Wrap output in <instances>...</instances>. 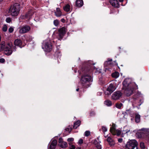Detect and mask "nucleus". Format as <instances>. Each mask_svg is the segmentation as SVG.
<instances>
[{
    "label": "nucleus",
    "mask_w": 149,
    "mask_h": 149,
    "mask_svg": "<svg viewBox=\"0 0 149 149\" xmlns=\"http://www.w3.org/2000/svg\"><path fill=\"white\" fill-rule=\"evenodd\" d=\"M57 143L56 140H53L49 146V148L50 149H54L55 148Z\"/></svg>",
    "instance_id": "ddd939ff"
},
{
    "label": "nucleus",
    "mask_w": 149,
    "mask_h": 149,
    "mask_svg": "<svg viewBox=\"0 0 149 149\" xmlns=\"http://www.w3.org/2000/svg\"><path fill=\"white\" fill-rule=\"evenodd\" d=\"M123 106V104L121 103H117L116 104V107L118 109H120Z\"/></svg>",
    "instance_id": "bb28decb"
},
{
    "label": "nucleus",
    "mask_w": 149,
    "mask_h": 149,
    "mask_svg": "<svg viewBox=\"0 0 149 149\" xmlns=\"http://www.w3.org/2000/svg\"><path fill=\"white\" fill-rule=\"evenodd\" d=\"M76 149H81V148H80L79 147H78V148H77Z\"/></svg>",
    "instance_id": "6e6d98bb"
},
{
    "label": "nucleus",
    "mask_w": 149,
    "mask_h": 149,
    "mask_svg": "<svg viewBox=\"0 0 149 149\" xmlns=\"http://www.w3.org/2000/svg\"><path fill=\"white\" fill-rule=\"evenodd\" d=\"M3 0H0V2L2 1Z\"/></svg>",
    "instance_id": "13d9d810"
},
{
    "label": "nucleus",
    "mask_w": 149,
    "mask_h": 149,
    "mask_svg": "<svg viewBox=\"0 0 149 149\" xmlns=\"http://www.w3.org/2000/svg\"><path fill=\"white\" fill-rule=\"evenodd\" d=\"M102 129L103 132H106L107 130V128L104 126H102Z\"/></svg>",
    "instance_id": "f704fd0d"
},
{
    "label": "nucleus",
    "mask_w": 149,
    "mask_h": 149,
    "mask_svg": "<svg viewBox=\"0 0 149 149\" xmlns=\"http://www.w3.org/2000/svg\"><path fill=\"white\" fill-rule=\"evenodd\" d=\"M73 140H74V139L72 138H68L67 140L68 141V142H72Z\"/></svg>",
    "instance_id": "a19ab883"
},
{
    "label": "nucleus",
    "mask_w": 149,
    "mask_h": 149,
    "mask_svg": "<svg viewBox=\"0 0 149 149\" xmlns=\"http://www.w3.org/2000/svg\"><path fill=\"white\" fill-rule=\"evenodd\" d=\"M118 1L120 2H123V0H118Z\"/></svg>",
    "instance_id": "864d4df0"
},
{
    "label": "nucleus",
    "mask_w": 149,
    "mask_h": 149,
    "mask_svg": "<svg viewBox=\"0 0 149 149\" xmlns=\"http://www.w3.org/2000/svg\"><path fill=\"white\" fill-rule=\"evenodd\" d=\"M66 29L64 27H63L58 30V36L59 39H61L64 36L66 32Z\"/></svg>",
    "instance_id": "1a4fd4ad"
},
{
    "label": "nucleus",
    "mask_w": 149,
    "mask_h": 149,
    "mask_svg": "<svg viewBox=\"0 0 149 149\" xmlns=\"http://www.w3.org/2000/svg\"><path fill=\"white\" fill-rule=\"evenodd\" d=\"M64 10L66 12H68L70 11L71 8L70 5L69 4L66 5L63 8Z\"/></svg>",
    "instance_id": "dca6fc26"
},
{
    "label": "nucleus",
    "mask_w": 149,
    "mask_h": 149,
    "mask_svg": "<svg viewBox=\"0 0 149 149\" xmlns=\"http://www.w3.org/2000/svg\"><path fill=\"white\" fill-rule=\"evenodd\" d=\"M138 143L135 140H131L127 141L125 148L128 149H134L138 145Z\"/></svg>",
    "instance_id": "39448f33"
},
{
    "label": "nucleus",
    "mask_w": 149,
    "mask_h": 149,
    "mask_svg": "<svg viewBox=\"0 0 149 149\" xmlns=\"http://www.w3.org/2000/svg\"><path fill=\"white\" fill-rule=\"evenodd\" d=\"M141 136H142V135H140V137H141Z\"/></svg>",
    "instance_id": "680f3d73"
},
{
    "label": "nucleus",
    "mask_w": 149,
    "mask_h": 149,
    "mask_svg": "<svg viewBox=\"0 0 149 149\" xmlns=\"http://www.w3.org/2000/svg\"><path fill=\"white\" fill-rule=\"evenodd\" d=\"M83 1L82 0H77L76 1V4L77 6L80 7L83 5Z\"/></svg>",
    "instance_id": "2eb2a0df"
},
{
    "label": "nucleus",
    "mask_w": 149,
    "mask_h": 149,
    "mask_svg": "<svg viewBox=\"0 0 149 149\" xmlns=\"http://www.w3.org/2000/svg\"><path fill=\"white\" fill-rule=\"evenodd\" d=\"M140 148H141L142 149H147L146 148L144 143L143 142L140 143Z\"/></svg>",
    "instance_id": "c85d7f7f"
},
{
    "label": "nucleus",
    "mask_w": 149,
    "mask_h": 149,
    "mask_svg": "<svg viewBox=\"0 0 149 149\" xmlns=\"http://www.w3.org/2000/svg\"><path fill=\"white\" fill-rule=\"evenodd\" d=\"M30 29V27L29 26H25L21 28L19 30V32L21 34L26 33L29 31Z\"/></svg>",
    "instance_id": "9d476101"
},
{
    "label": "nucleus",
    "mask_w": 149,
    "mask_h": 149,
    "mask_svg": "<svg viewBox=\"0 0 149 149\" xmlns=\"http://www.w3.org/2000/svg\"><path fill=\"white\" fill-rule=\"evenodd\" d=\"M65 130L66 131L69 132H70L71 131V129L69 128H66Z\"/></svg>",
    "instance_id": "79ce46f5"
},
{
    "label": "nucleus",
    "mask_w": 149,
    "mask_h": 149,
    "mask_svg": "<svg viewBox=\"0 0 149 149\" xmlns=\"http://www.w3.org/2000/svg\"><path fill=\"white\" fill-rule=\"evenodd\" d=\"M136 147V149H138V148H137V147Z\"/></svg>",
    "instance_id": "052dcab7"
},
{
    "label": "nucleus",
    "mask_w": 149,
    "mask_h": 149,
    "mask_svg": "<svg viewBox=\"0 0 149 149\" xmlns=\"http://www.w3.org/2000/svg\"><path fill=\"white\" fill-rule=\"evenodd\" d=\"M72 142H70L69 143V145L70 146H71L72 145H72Z\"/></svg>",
    "instance_id": "8fccbe9b"
},
{
    "label": "nucleus",
    "mask_w": 149,
    "mask_h": 149,
    "mask_svg": "<svg viewBox=\"0 0 149 149\" xmlns=\"http://www.w3.org/2000/svg\"><path fill=\"white\" fill-rule=\"evenodd\" d=\"M116 130L115 125L114 124H113L110 129V131L113 134L115 135L116 134V133H115Z\"/></svg>",
    "instance_id": "a211bd4d"
},
{
    "label": "nucleus",
    "mask_w": 149,
    "mask_h": 149,
    "mask_svg": "<svg viewBox=\"0 0 149 149\" xmlns=\"http://www.w3.org/2000/svg\"><path fill=\"white\" fill-rule=\"evenodd\" d=\"M79 88H77L76 89V91H79Z\"/></svg>",
    "instance_id": "5fc2aeb1"
},
{
    "label": "nucleus",
    "mask_w": 149,
    "mask_h": 149,
    "mask_svg": "<svg viewBox=\"0 0 149 149\" xmlns=\"http://www.w3.org/2000/svg\"><path fill=\"white\" fill-rule=\"evenodd\" d=\"M19 4L18 3H15L10 8L9 13L13 16H17L19 14L20 10Z\"/></svg>",
    "instance_id": "20e7f679"
},
{
    "label": "nucleus",
    "mask_w": 149,
    "mask_h": 149,
    "mask_svg": "<svg viewBox=\"0 0 149 149\" xmlns=\"http://www.w3.org/2000/svg\"><path fill=\"white\" fill-rule=\"evenodd\" d=\"M90 132L89 131H86L84 133L85 136H88L90 134Z\"/></svg>",
    "instance_id": "c756f323"
},
{
    "label": "nucleus",
    "mask_w": 149,
    "mask_h": 149,
    "mask_svg": "<svg viewBox=\"0 0 149 149\" xmlns=\"http://www.w3.org/2000/svg\"><path fill=\"white\" fill-rule=\"evenodd\" d=\"M126 127H127V126H125L124 127V129L123 131L124 132H125L126 133H127L130 131V129H127V130H125V129H126Z\"/></svg>",
    "instance_id": "473e14b6"
},
{
    "label": "nucleus",
    "mask_w": 149,
    "mask_h": 149,
    "mask_svg": "<svg viewBox=\"0 0 149 149\" xmlns=\"http://www.w3.org/2000/svg\"><path fill=\"white\" fill-rule=\"evenodd\" d=\"M93 81L91 77L89 75L84 74L81 77V84L84 87L87 88L90 85V83Z\"/></svg>",
    "instance_id": "7ed1b4c3"
},
{
    "label": "nucleus",
    "mask_w": 149,
    "mask_h": 149,
    "mask_svg": "<svg viewBox=\"0 0 149 149\" xmlns=\"http://www.w3.org/2000/svg\"><path fill=\"white\" fill-rule=\"evenodd\" d=\"M111 75L113 77L115 78H117L119 77V74L118 72H115L112 73Z\"/></svg>",
    "instance_id": "b1692460"
},
{
    "label": "nucleus",
    "mask_w": 149,
    "mask_h": 149,
    "mask_svg": "<svg viewBox=\"0 0 149 149\" xmlns=\"http://www.w3.org/2000/svg\"><path fill=\"white\" fill-rule=\"evenodd\" d=\"M118 141L119 142H121L122 141V139H118Z\"/></svg>",
    "instance_id": "603ef678"
},
{
    "label": "nucleus",
    "mask_w": 149,
    "mask_h": 149,
    "mask_svg": "<svg viewBox=\"0 0 149 149\" xmlns=\"http://www.w3.org/2000/svg\"><path fill=\"white\" fill-rule=\"evenodd\" d=\"M107 135L106 136H104V137H105V138H106L107 137Z\"/></svg>",
    "instance_id": "bf43d9fd"
},
{
    "label": "nucleus",
    "mask_w": 149,
    "mask_h": 149,
    "mask_svg": "<svg viewBox=\"0 0 149 149\" xmlns=\"http://www.w3.org/2000/svg\"><path fill=\"white\" fill-rule=\"evenodd\" d=\"M109 1L111 4L114 7H119V3L117 0H109Z\"/></svg>",
    "instance_id": "9b49d317"
},
{
    "label": "nucleus",
    "mask_w": 149,
    "mask_h": 149,
    "mask_svg": "<svg viewBox=\"0 0 149 149\" xmlns=\"http://www.w3.org/2000/svg\"><path fill=\"white\" fill-rule=\"evenodd\" d=\"M96 147L98 149H101V145L100 144H98L96 146Z\"/></svg>",
    "instance_id": "49530a36"
},
{
    "label": "nucleus",
    "mask_w": 149,
    "mask_h": 149,
    "mask_svg": "<svg viewBox=\"0 0 149 149\" xmlns=\"http://www.w3.org/2000/svg\"><path fill=\"white\" fill-rule=\"evenodd\" d=\"M59 146L62 148H65L67 146V144L66 142H63L62 143L60 144Z\"/></svg>",
    "instance_id": "393cba45"
},
{
    "label": "nucleus",
    "mask_w": 149,
    "mask_h": 149,
    "mask_svg": "<svg viewBox=\"0 0 149 149\" xmlns=\"http://www.w3.org/2000/svg\"><path fill=\"white\" fill-rule=\"evenodd\" d=\"M130 79H126L123 82V89L125 94L128 96L131 95L134 89L137 88V86L134 83H130Z\"/></svg>",
    "instance_id": "f257e3e1"
},
{
    "label": "nucleus",
    "mask_w": 149,
    "mask_h": 149,
    "mask_svg": "<svg viewBox=\"0 0 149 149\" xmlns=\"http://www.w3.org/2000/svg\"><path fill=\"white\" fill-rule=\"evenodd\" d=\"M81 122L80 120H78L74 124L73 128L74 129H76L79 126Z\"/></svg>",
    "instance_id": "412c9836"
},
{
    "label": "nucleus",
    "mask_w": 149,
    "mask_h": 149,
    "mask_svg": "<svg viewBox=\"0 0 149 149\" xmlns=\"http://www.w3.org/2000/svg\"><path fill=\"white\" fill-rule=\"evenodd\" d=\"M13 31H14L12 27H10L8 29L9 32L10 33H12Z\"/></svg>",
    "instance_id": "ea45409f"
},
{
    "label": "nucleus",
    "mask_w": 149,
    "mask_h": 149,
    "mask_svg": "<svg viewBox=\"0 0 149 149\" xmlns=\"http://www.w3.org/2000/svg\"><path fill=\"white\" fill-rule=\"evenodd\" d=\"M94 70H95V72L96 73H99L101 72V70L100 69H95V68Z\"/></svg>",
    "instance_id": "72a5a7b5"
},
{
    "label": "nucleus",
    "mask_w": 149,
    "mask_h": 149,
    "mask_svg": "<svg viewBox=\"0 0 149 149\" xmlns=\"http://www.w3.org/2000/svg\"><path fill=\"white\" fill-rule=\"evenodd\" d=\"M122 93L119 91H116L112 94L111 98L113 100H116L119 99L121 96Z\"/></svg>",
    "instance_id": "6e6552de"
},
{
    "label": "nucleus",
    "mask_w": 149,
    "mask_h": 149,
    "mask_svg": "<svg viewBox=\"0 0 149 149\" xmlns=\"http://www.w3.org/2000/svg\"><path fill=\"white\" fill-rule=\"evenodd\" d=\"M59 22L58 20H55L54 21V24L55 26H57L58 25Z\"/></svg>",
    "instance_id": "7c9ffc66"
},
{
    "label": "nucleus",
    "mask_w": 149,
    "mask_h": 149,
    "mask_svg": "<svg viewBox=\"0 0 149 149\" xmlns=\"http://www.w3.org/2000/svg\"><path fill=\"white\" fill-rule=\"evenodd\" d=\"M111 61H112V59H110L109 60H108V61H107L104 64H106L107 63H108L109 64H110V62H111Z\"/></svg>",
    "instance_id": "37998d69"
},
{
    "label": "nucleus",
    "mask_w": 149,
    "mask_h": 149,
    "mask_svg": "<svg viewBox=\"0 0 149 149\" xmlns=\"http://www.w3.org/2000/svg\"><path fill=\"white\" fill-rule=\"evenodd\" d=\"M107 140L109 143V144L111 146L114 145L115 143L113 139L110 137H108Z\"/></svg>",
    "instance_id": "aec40b11"
},
{
    "label": "nucleus",
    "mask_w": 149,
    "mask_h": 149,
    "mask_svg": "<svg viewBox=\"0 0 149 149\" xmlns=\"http://www.w3.org/2000/svg\"><path fill=\"white\" fill-rule=\"evenodd\" d=\"M64 141H63V139L62 138H60L59 139V145L60 146V144L62 143V142H63Z\"/></svg>",
    "instance_id": "c9c22d12"
},
{
    "label": "nucleus",
    "mask_w": 149,
    "mask_h": 149,
    "mask_svg": "<svg viewBox=\"0 0 149 149\" xmlns=\"http://www.w3.org/2000/svg\"><path fill=\"white\" fill-rule=\"evenodd\" d=\"M88 64L89 65H94V63H93V61H88Z\"/></svg>",
    "instance_id": "58836bf2"
},
{
    "label": "nucleus",
    "mask_w": 149,
    "mask_h": 149,
    "mask_svg": "<svg viewBox=\"0 0 149 149\" xmlns=\"http://www.w3.org/2000/svg\"><path fill=\"white\" fill-rule=\"evenodd\" d=\"M105 104L108 106H110L112 105V103L111 101L107 100L105 101L104 102Z\"/></svg>",
    "instance_id": "a878e982"
},
{
    "label": "nucleus",
    "mask_w": 149,
    "mask_h": 149,
    "mask_svg": "<svg viewBox=\"0 0 149 149\" xmlns=\"http://www.w3.org/2000/svg\"><path fill=\"white\" fill-rule=\"evenodd\" d=\"M4 51L5 54L8 55H10L12 52L15 51V49L13 48L12 43L9 42L6 45L4 41L1 42L0 44V52Z\"/></svg>",
    "instance_id": "f03ea898"
},
{
    "label": "nucleus",
    "mask_w": 149,
    "mask_h": 149,
    "mask_svg": "<svg viewBox=\"0 0 149 149\" xmlns=\"http://www.w3.org/2000/svg\"><path fill=\"white\" fill-rule=\"evenodd\" d=\"M2 30L3 31L6 32L7 30V25H4L2 27Z\"/></svg>",
    "instance_id": "cd10ccee"
},
{
    "label": "nucleus",
    "mask_w": 149,
    "mask_h": 149,
    "mask_svg": "<svg viewBox=\"0 0 149 149\" xmlns=\"http://www.w3.org/2000/svg\"><path fill=\"white\" fill-rule=\"evenodd\" d=\"M142 134H149V128H143L140 129V135Z\"/></svg>",
    "instance_id": "f8f14e48"
},
{
    "label": "nucleus",
    "mask_w": 149,
    "mask_h": 149,
    "mask_svg": "<svg viewBox=\"0 0 149 149\" xmlns=\"http://www.w3.org/2000/svg\"><path fill=\"white\" fill-rule=\"evenodd\" d=\"M135 120L137 123H138L140 122V116L138 114H136Z\"/></svg>",
    "instance_id": "5701e85b"
},
{
    "label": "nucleus",
    "mask_w": 149,
    "mask_h": 149,
    "mask_svg": "<svg viewBox=\"0 0 149 149\" xmlns=\"http://www.w3.org/2000/svg\"><path fill=\"white\" fill-rule=\"evenodd\" d=\"M33 14V11L32 10H30L26 14L25 16V17L29 19H30L32 16Z\"/></svg>",
    "instance_id": "6ab92c4d"
},
{
    "label": "nucleus",
    "mask_w": 149,
    "mask_h": 149,
    "mask_svg": "<svg viewBox=\"0 0 149 149\" xmlns=\"http://www.w3.org/2000/svg\"><path fill=\"white\" fill-rule=\"evenodd\" d=\"M42 48L46 52H49L51 51L52 49V45L50 43V42L49 41L48 42L47 40L44 41L42 46Z\"/></svg>",
    "instance_id": "423d86ee"
},
{
    "label": "nucleus",
    "mask_w": 149,
    "mask_h": 149,
    "mask_svg": "<svg viewBox=\"0 0 149 149\" xmlns=\"http://www.w3.org/2000/svg\"><path fill=\"white\" fill-rule=\"evenodd\" d=\"M83 142V140L82 139H80L79 141V144H81Z\"/></svg>",
    "instance_id": "09e8293b"
},
{
    "label": "nucleus",
    "mask_w": 149,
    "mask_h": 149,
    "mask_svg": "<svg viewBox=\"0 0 149 149\" xmlns=\"http://www.w3.org/2000/svg\"><path fill=\"white\" fill-rule=\"evenodd\" d=\"M75 148V146L74 145H72L69 147V149H74Z\"/></svg>",
    "instance_id": "c03bdc74"
},
{
    "label": "nucleus",
    "mask_w": 149,
    "mask_h": 149,
    "mask_svg": "<svg viewBox=\"0 0 149 149\" xmlns=\"http://www.w3.org/2000/svg\"><path fill=\"white\" fill-rule=\"evenodd\" d=\"M61 20L62 22H64L65 21V19H62Z\"/></svg>",
    "instance_id": "3c124183"
},
{
    "label": "nucleus",
    "mask_w": 149,
    "mask_h": 149,
    "mask_svg": "<svg viewBox=\"0 0 149 149\" xmlns=\"http://www.w3.org/2000/svg\"><path fill=\"white\" fill-rule=\"evenodd\" d=\"M115 133L116 134L115 135H117V136L121 134V131L119 130H116Z\"/></svg>",
    "instance_id": "2f4dec72"
},
{
    "label": "nucleus",
    "mask_w": 149,
    "mask_h": 149,
    "mask_svg": "<svg viewBox=\"0 0 149 149\" xmlns=\"http://www.w3.org/2000/svg\"><path fill=\"white\" fill-rule=\"evenodd\" d=\"M90 114L91 116H93V115H95V112L92 111L91 112Z\"/></svg>",
    "instance_id": "de8ad7c7"
},
{
    "label": "nucleus",
    "mask_w": 149,
    "mask_h": 149,
    "mask_svg": "<svg viewBox=\"0 0 149 149\" xmlns=\"http://www.w3.org/2000/svg\"><path fill=\"white\" fill-rule=\"evenodd\" d=\"M11 21V18L9 17H7L6 19V21L7 23H10Z\"/></svg>",
    "instance_id": "e433bc0d"
},
{
    "label": "nucleus",
    "mask_w": 149,
    "mask_h": 149,
    "mask_svg": "<svg viewBox=\"0 0 149 149\" xmlns=\"http://www.w3.org/2000/svg\"><path fill=\"white\" fill-rule=\"evenodd\" d=\"M141 98V99H140V102H141V103H140V105H141V104L143 103V102H144V99L143 97V96H141L140 95V98Z\"/></svg>",
    "instance_id": "4c0bfd02"
},
{
    "label": "nucleus",
    "mask_w": 149,
    "mask_h": 149,
    "mask_svg": "<svg viewBox=\"0 0 149 149\" xmlns=\"http://www.w3.org/2000/svg\"><path fill=\"white\" fill-rule=\"evenodd\" d=\"M116 89L115 86L112 84H110L108 87L107 91L104 92V94L108 96L111 94Z\"/></svg>",
    "instance_id": "0eeeda50"
},
{
    "label": "nucleus",
    "mask_w": 149,
    "mask_h": 149,
    "mask_svg": "<svg viewBox=\"0 0 149 149\" xmlns=\"http://www.w3.org/2000/svg\"><path fill=\"white\" fill-rule=\"evenodd\" d=\"M133 132L135 134L136 136L139 138H140V130H135L133 131Z\"/></svg>",
    "instance_id": "4be33fe9"
},
{
    "label": "nucleus",
    "mask_w": 149,
    "mask_h": 149,
    "mask_svg": "<svg viewBox=\"0 0 149 149\" xmlns=\"http://www.w3.org/2000/svg\"><path fill=\"white\" fill-rule=\"evenodd\" d=\"M99 95H101V94H102V93H100V92H99Z\"/></svg>",
    "instance_id": "4d7b16f0"
},
{
    "label": "nucleus",
    "mask_w": 149,
    "mask_h": 149,
    "mask_svg": "<svg viewBox=\"0 0 149 149\" xmlns=\"http://www.w3.org/2000/svg\"><path fill=\"white\" fill-rule=\"evenodd\" d=\"M5 62V59L3 58H0V62L3 63Z\"/></svg>",
    "instance_id": "a18cd8bd"
},
{
    "label": "nucleus",
    "mask_w": 149,
    "mask_h": 149,
    "mask_svg": "<svg viewBox=\"0 0 149 149\" xmlns=\"http://www.w3.org/2000/svg\"><path fill=\"white\" fill-rule=\"evenodd\" d=\"M55 15L57 17H60L62 15V13L60 9L58 8H57L56 9V10L55 12Z\"/></svg>",
    "instance_id": "4468645a"
},
{
    "label": "nucleus",
    "mask_w": 149,
    "mask_h": 149,
    "mask_svg": "<svg viewBox=\"0 0 149 149\" xmlns=\"http://www.w3.org/2000/svg\"><path fill=\"white\" fill-rule=\"evenodd\" d=\"M22 44L21 40L19 39H17L15 40L14 42V45L15 46H17L21 47Z\"/></svg>",
    "instance_id": "f3484780"
}]
</instances>
